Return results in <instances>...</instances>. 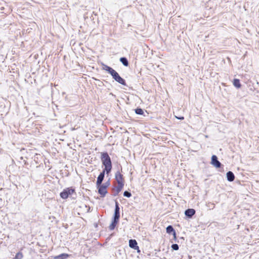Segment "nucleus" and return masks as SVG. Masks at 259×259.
<instances>
[{
	"label": "nucleus",
	"mask_w": 259,
	"mask_h": 259,
	"mask_svg": "<svg viewBox=\"0 0 259 259\" xmlns=\"http://www.w3.org/2000/svg\"><path fill=\"white\" fill-rule=\"evenodd\" d=\"M101 160L105 168L106 174L108 175L112 169L111 160L107 152L101 153Z\"/></svg>",
	"instance_id": "1"
},
{
	"label": "nucleus",
	"mask_w": 259,
	"mask_h": 259,
	"mask_svg": "<svg viewBox=\"0 0 259 259\" xmlns=\"http://www.w3.org/2000/svg\"><path fill=\"white\" fill-rule=\"evenodd\" d=\"M74 189L71 188H67L63 190V191L60 193V197L62 199H66L69 195H71L74 192Z\"/></svg>",
	"instance_id": "2"
},
{
	"label": "nucleus",
	"mask_w": 259,
	"mask_h": 259,
	"mask_svg": "<svg viewBox=\"0 0 259 259\" xmlns=\"http://www.w3.org/2000/svg\"><path fill=\"white\" fill-rule=\"evenodd\" d=\"M111 75L116 81L122 85H126L125 80L122 78L115 70L111 74Z\"/></svg>",
	"instance_id": "3"
},
{
	"label": "nucleus",
	"mask_w": 259,
	"mask_h": 259,
	"mask_svg": "<svg viewBox=\"0 0 259 259\" xmlns=\"http://www.w3.org/2000/svg\"><path fill=\"white\" fill-rule=\"evenodd\" d=\"M119 210H120V208L119 206V203H118L117 201H116L113 220H117V221H119V219L120 218Z\"/></svg>",
	"instance_id": "4"
},
{
	"label": "nucleus",
	"mask_w": 259,
	"mask_h": 259,
	"mask_svg": "<svg viewBox=\"0 0 259 259\" xmlns=\"http://www.w3.org/2000/svg\"><path fill=\"white\" fill-rule=\"evenodd\" d=\"M98 188V193L100 194L101 196L104 197L107 193V186L100 185L97 186Z\"/></svg>",
	"instance_id": "5"
},
{
	"label": "nucleus",
	"mask_w": 259,
	"mask_h": 259,
	"mask_svg": "<svg viewBox=\"0 0 259 259\" xmlns=\"http://www.w3.org/2000/svg\"><path fill=\"white\" fill-rule=\"evenodd\" d=\"M115 180L118 184L124 185L123 176L121 174L119 171H117L115 173Z\"/></svg>",
	"instance_id": "6"
},
{
	"label": "nucleus",
	"mask_w": 259,
	"mask_h": 259,
	"mask_svg": "<svg viewBox=\"0 0 259 259\" xmlns=\"http://www.w3.org/2000/svg\"><path fill=\"white\" fill-rule=\"evenodd\" d=\"M211 163L217 168H220L221 166V163L218 160L216 155H212L211 157Z\"/></svg>",
	"instance_id": "7"
},
{
	"label": "nucleus",
	"mask_w": 259,
	"mask_h": 259,
	"mask_svg": "<svg viewBox=\"0 0 259 259\" xmlns=\"http://www.w3.org/2000/svg\"><path fill=\"white\" fill-rule=\"evenodd\" d=\"M129 246L135 250H137V251L139 252L140 250H139V247L138 246L137 242L136 240L134 239H131L129 241Z\"/></svg>",
	"instance_id": "8"
},
{
	"label": "nucleus",
	"mask_w": 259,
	"mask_h": 259,
	"mask_svg": "<svg viewBox=\"0 0 259 259\" xmlns=\"http://www.w3.org/2000/svg\"><path fill=\"white\" fill-rule=\"evenodd\" d=\"M105 172L106 171H105V170H103L98 176L96 182L97 186H100L102 184V183L104 178Z\"/></svg>",
	"instance_id": "9"
},
{
	"label": "nucleus",
	"mask_w": 259,
	"mask_h": 259,
	"mask_svg": "<svg viewBox=\"0 0 259 259\" xmlns=\"http://www.w3.org/2000/svg\"><path fill=\"white\" fill-rule=\"evenodd\" d=\"M195 213V210L194 209L192 208H189L185 210V214L187 217L191 218L192 217L193 215H194Z\"/></svg>",
	"instance_id": "10"
},
{
	"label": "nucleus",
	"mask_w": 259,
	"mask_h": 259,
	"mask_svg": "<svg viewBox=\"0 0 259 259\" xmlns=\"http://www.w3.org/2000/svg\"><path fill=\"white\" fill-rule=\"evenodd\" d=\"M166 232L168 234H172L174 238L176 237V233L173 227L171 225L168 226L166 228Z\"/></svg>",
	"instance_id": "11"
},
{
	"label": "nucleus",
	"mask_w": 259,
	"mask_h": 259,
	"mask_svg": "<svg viewBox=\"0 0 259 259\" xmlns=\"http://www.w3.org/2000/svg\"><path fill=\"white\" fill-rule=\"evenodd\" d=\"M226 177L227 180L229 182H232L235 179V176L233 172L229 171L227 172L226 174Z\"/></svg>",
	"instance_id": "12"
},
{
	"label": "nucleus",
	"mask_w": 259,
	"mask_h": 259,
	"mask_svg": "<svg viewBox=\"0 0 259 259\" xmlns=\"http://www.w3.org/2000/svg\"><path fill=\"white\" fill-rule=\"evenodd\" d=\"M103 69L107 71L110 75L115 71L111 67L103 64L102 65Z\"/></svg>",
	"instance_id": "13"
},
{
	"label": "nucleus",
	"mask_w": 259,
	"mask_h": 259,
	"mask_svg": "<svg viewBox=\"0 0 259 259\" xmlns=\"http://www.w3.org/2000/svg\"><path fill=\"white\" fill-rule=\"evenodd\" d=\"M124 185L118 184L117 186L114 188V191L115 193L114 194V196L118 195V194L121 191Z\"/></svg>",
	"instance_id": "14"
},
{
	"label": "nucleus",
	"mask_w": 259,
	"mask_h": 259,
	"mask_svg": "<svg viewBox=\"0 0 259 259\" xmlns=\"http://www.w3.org/2000/svg\"><path fill=\"white\" fill-rule=\"evenodd\" d=\"M69 256V255L67 253H62L58 255L55 256L54 257L55 259H66Z\"/></svg>",
	"instance_id": "15"
},
{
	"label": "nucleus",
	"mask_w": 259,
	"mask_h": 259,
	"mask_svg": "<svg viewBox=\"0 0 259 259\" xmlns=\"http://www.w3.org/2000/svg\"><path fill=\"white\" fill-rule=\"evenodd\" d=\"M120 61L124 66H128L129 65L128 61L126 58L121 57L120 58Z\"/></svg>",
	"instance_id": "16"
},
{
	"label": "nucleus",
	"mask_w": 259,
	"mask_h": 259,
	"mask_svg": "<svg viewBox=\"0 0 259 259\" xmlns=\"http://www.w3.org/2000/svg\"><path fill=\"white\" fill-rule=\"evenodd\" d=\"M118 222V221L117 220H112V223L109 227V229L110 230H114Z\"/></svg>",
	"instance_id": "17"
},
{
	"label": "nucleus",
	"mask_w": 259,
	"mask_h": 259,
	"mask_svg": "<svg viewBox=\"0 0 259 259\" xmlns=\"http://www.w3.org/2000/svg\"><path fill=\"white\" fill-rule=\"evenodd\" d=\"M233 85L236 87L237 88H240L241 87V84L240 83V80L238 79H234L233 80Z\"/></svg>",
	"instance_id": "18"
},
{
	"label": "nucleus",
	"mask_w": 259,
	"mask_h": 259,
	"mask_svg": "<svg viewBox=\"0 0 259 259\" xmlns=\"http://www.w3.org/2000/svg\"><path fill=\"white\" fill-rule=\"evenodd\" d=\"M135 113L138 115H143L144 114V111L142 109L138 108L135 109Z\"/></svg>",
	"instance_id": "19"
},
{
	"label": "nucleus",
	"mask_w": 259,
	"mask_h": 259,
	"mask_svg": "<svg viewBox=\"0 0 259 259\" xmlns=\"http://www.w3.org/2000/svg\"><path fill=\"white\" fill-rule=\"evenodd\" d=\"M22 258H23L22 253L19 252L16 254L14 259H22Z\"/></svg>",
	"instance_id": "20"
},
{
	"label": "nucleus",
	"mask_w": 259,
	"mask_h": 259,
	"mask_svg": "<svg viewBox=\"0 0 259 259\" xmlns=\"http://www.w3.org/2000/svg\"><path fill=\"white\" fill-rule=\"evenodd\" d=\"M123 196L129 198L132 196L131 193L130 192H128L127 191H125L123 192Z\"/></svg>",
	"instance_id": "21"
},
{
	"label": "nucleus",
	"mask_w": 259,
	"mask_h": 259,
	"mask_svg": "<svg viewBox=\"0 0 259 259\" xmlns=\"http://www.w3.org/2000/svg\"><path fill=\"white\" fill-rule=\"evenodd\" d=\"M174 250H178L179 249V245L177 244H173L171 246Z\"/></svg>",
	"instance_id": "22"
},
{
	"label": "nucleus",
	"mask_w": 259,
	"mask_h": 259,
	"mask_svg": "<svg viewBox=\"0 0 259 259\" xmlns=\"http://www.w3.org/2000/svg\"><path fill=\"white\" fill-rule=\"evenodd\" d=\"M109 185H110V183L108 181V182L103 184L102 185L107 186V188Z\"/></svg>",
	"instance_id": "23"
},
{
	"label": "nucleus",
	"mask_w": 259,
	"mask_h": 259,
	"mask_svg": "<svg viewBox=\"0 0 259 259\" xmlns=\"http://www.w3.org/2000/svg\"><path fill=\"white\" fill-rule=\"evenodd\" d=\"M176 118L178 119H180V120H183L184 119V117L183 116H180V117H177L176 116Z\"/></svg>",
	"instance_id": "24"
}]
</instances>
